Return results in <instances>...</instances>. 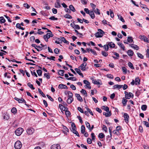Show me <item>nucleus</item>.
I'll use <instances>...</instances> for the list:
<instances>
[{"label":"nucleus","instance_id":"nucleus-55","mask_svg":"<svg viewBox=\"0 0 149 149\" xmlns=\"http://www.w3.org/2000/svg\"><path fill=\"white\" fill-rule=\"evenodd\" d=\"M60 50L58 48H56L54 49V52L56 54H58L59 53Z\"/></svg>","mask_w":149,"mask_h":149},{"label":"nucleus","instance_id":"nucleus-43","mask_svg":"<svg viewBox=\"0 0 149 149\" xmlns=\"http://www.w3.org/2000/svg\"><path fill=\"white\" fill-rule=\"evenodd\" d=\"M67 79L71 80L73 81H75L77 80V79L75 77H70Z\"/></svg>","mask_w":149,"mask_h":149},{"label":"nucleus","instance_id":"nucleus-63","mask_svg":"<svg viewBox=\"0 0 149 149\" xmlns=\"http://www.w3.org/2000/svg\"><path fill=\"white\" fill-rule=\"evenodd\" d=\"M87 142L89 144H91L92 143V140L90 138H88L87 139Z\"/></svg>","mask_w":149,"mask_h":149},{"label":"nucleus","instance_id":"nucleus-54","mask_svg":"<svg viewBox=\"0 0 149 149\" xmlns=\"http://www.w3.org/2000/svg\"><path fill=\"white\" fill-rule=\"evenodd\" d=\"M104 136V135L102 133H100L99 134L98 137L101 139L103 138Z\"/></svg>","mask_w":149,"mask_h":149},{"label":"nucleus","instance_id":"nucleus-58","mask_svg":"<svg viewBox=\"0 0 149 149\" xmlns=\"http://www.w3.org/2000/svg\"><path fill=\"white\" fill-rule=\"evenodd\" d=\"M84 11L86 12V13L88 14H90V10H89L88 8H85L84 9Z\"/></svg>","mask_w":149,"mask_h":149},{"label":"nucleus","instance_id":"nucleus-14","mask_svg":"<svg viewBox=\"0 0 149 149\" xmlns=\"http://www.w3.org/2000/svg\"><path fill=\"white\" fill-rule=\"evenodd\" d=\"M3 119L5 120H8L10 118V116L7 113L3 114Z\"/></svg>","mask_w":149,"mask_h":149},{"label":"nucleus","instance_id":"nucleus-52","mask_svg":"<svg viewBox=\"0 0 149 149\" xmlns=\"http://www.w3.org/2000/svg\"><path fill=\"white\" fill-rule=\"evenodd\" d=\"M137 55L141 59H143V58L144 56L142 54H141L137 53Z\"/></svg>","mask_w":149,"mask_h":149},{"label":"nucleus","instance_id":"nucleus-5","mask_svg":"<svg viewBox=\"0 0 149 149\" xmlns=\"http://www.w3.org/2000/svg\"><path fill=\"white\" fill-rule=\"evenodd\" d=\"M125 98L127 99H129L131 97H133L134 96L133 94L130 92L128 93L127 92L125 91Z\"/></svg>","mask_w":149,"mask_h":149},{"label":"nucleus","instance_id":"nucleus-35","mask_svg":"<svg viewBox=\"0 0 149 149\" xmlns=\"http://www.w3.org/2000/svg\"><path fill=\"white\" fill-rule=\"evenodd\" d=\"M27 85L31 89L34 90L35 88L33 87V86L32 84H31L30 82H28L27 84Z\"/></svg>","mask_w":149,"mask_h":149},{"label":"nucleus","instance_id":"nucleus-29","mask_svg":"<svg viewBox=\"0 0 149 149\" xmlns=\"http://www.w3.org/2000/svg\"><path fill=\"white\" fill-rule=\"evenodd\" d=\"M80 92L81 93L84 94L85 96H87V92L84 89H82L80 91Z\"/></svg>","mask_w":149,"mask_h":149},{"label":"nucleus","instance_id":"nucleus-60","mask_svg":"<svg viewBox=\"0 0 149 149\" xmlns=\"http://www.w3.org/2000/svg\"><path fill=\"white\" fill-rule=\"evenodd\" d=\"M113 132L114 134H116L117 135H119L120 134L119 132L116 130H114Z\"/></svg>","mask_w":149,"mask_h":149},{"label":"nucleus","instance_id":"nucleus-10","mask_svg":"<svg viewBox=\"0 0 149 149\" xmlns=\"http://www.w3.org/2000/svg\"><path fill=\"white\" fill-rule=\"evenodd\" d=\"M34 132V129L32 128H29L26 130V132L27 134L29 135L32 134Z\"/></svg>","mask_w":149,"mask_h":149},{"label":"nucleus","instance_id":"nucleus-53","mask_svg":"<svg viewBox=\"0 0 149 149\" xmlns=\"http://www.w3.org/2000/svg\"><path fill=\"white\" fill-rule=\"evenodd\" d=\"M102 129L105 132H107V128L106 126L105 125H103L102 127Z\"/></svg>","mask_w":149,"mask_h":149},{"label":"nucleus","instance_id":"nucleus-4","mask_svg":"<svg viewBox=\"0 0 149 149\" xmlns=\"http://www.w3.org/2000/svg\"><path fill=\"white\" fill-rule=\"evenodd\" d=\"M23 129L21 128H19L17 129L15 131V134L17 136H19L21 135L23 132Z\"/></svg>","mask_w":149,"mask_h":149},{"label":"nucleus","instance_id":"nucleus-28","mask_svg":"<svg viewBox=\"0 0 149 149\" xmlns=\"http://www.w3.org/2000/svg\"><path fill=\"white\" fill-rule=\"evenodd\" d=\"M135 82L136 85H139L140 84V80L139 77H137L135 78Z\"/></svg>","mask_w":149,"mask_h":149},{"label":"nucleus","instance_id":"nucleus-26","mask_svg":"<svg viewBox=\"0 0 149 149\" xmlns=\"http://www.w3.org/2000/svg\"><path fill=\"white\" fill-rule=\"evenodd\" d=\"M127 100L126 99L123 98L122 100V103L123 104L124 106H125L127 104Z\"/></svg>","mask_w":149,"mask_h":149},{"label":"nucleus","instance_id":"nucleus-20","mask_svg":"<svg viewBox=\"0 0 149 149\" xmlns=\"http://www.w3.org/2000/svg\"><path fill=\"white\" fill-rule=\"evenodd\" d=\"M127 53L130 56H133L134 54L133 52L131 50H128L127 51Z\"/></svg>","mask_w":149,"mask_h":149},{"label":"nucleus","instance_id":"nucleus-9","mask_svg":"<svg viewBox=\"0 0 149 149\" xmlns=\"http://www.w3.org/2000/svg\"><path fill=\"white\" fill-rule=\"evenodd\" d=\"M86 62H84L79 68H81V70L82 71H85L86 70Z\"/></svg>","mask_w":149,"mask_h":149},{"label":"nucleus","instance_id":"nucleus-34","mask_svg":"<svg viewBox=\"0 0 149 149\" xmlns=\"http://www.w3.org/2000/svg\"><path fill=\"white\" fill-rule=\"evenodd\" d=\"M55 43L57 44L62 43V40H61V38H58L57 39V40L55 41Z\"/></svg>","mask_w":149,"mask_h":149},{"label":"nucleus","instance_id":"nucleus-36","mask_svg":"<svg viewBox=\"0 0 149 149\" xmlns=\"http://www.w3.org/2000/svg\"><path fill=\"white\" fill-rule=\"evenodd\" d=\"M93 11L96 14L100 15V10L98 8H97L95 10Z\"/></svg>","mask_w":149,"mask_h":149},{"label":"nucleus","instance_id":"nucleus-41","mask_svg":"<svg viewBox=\"0 0 149 149\" xmlns=\"http://www.w3.org/2000/svg\"><path fill=\"white\" fill-rule=\"evenodd\" d=\"M101 53L102 55L105 57H107L108 55V53L104 51H102Z\"/></svg>","mask_w":149,"mask_h":149},{"label":"nucleus","instance_id":"nucleus-32","mask_svg":"<svg viewBox=\"0 0 149 149\" xmlns=\"http://www.w3.org/2000/svg\"><path fill=\"white\" fill-rule=\"evenodd\" d=\"M128 65L129 67L130 68L132 69L133 70L134 69V68L132 64L130 62H129L128 63Z\"/></svg>","mask_w":149,"mask_h":149},{"label":"nucleus","instance_id":"nucleus-40","mask_svg":"<svg viewBox=\"0 0 149 149\" xmlns=\"http://www.w3.org/2000/svg\"><path fill=\"white\" fill-rule=\"evenodd\" d=\"M147 108V106L146 105H142L141 108L142 110L145 111L146 110Z\"/></svg>","mask_w":149,"mask_h":149},{"label":"nucleus","instance_id":"nucleus-1","mask_svg":"<svg viewBox=\"0 0 149 149\" xmlns=\"http://www.w3.org/2000/svg\"><path fill=\"white\" fill-rule=\"evenodd\" d=\"M97 31H98L95 34V36L97 38L102 37L104 34V32L100 29H98Z\"/></svg>","mask_w":149,"mask_h":149},{"label":"nucleus","instance_id":"nucleus-21","mask_svg":"<svg viewBox=\"0 0 149 149\" xmlns=\"http://www.w3.org/2000/svg\"><path fill=\"white\" fill-rule=\"evenodd\" d=\"M92 19H93L95 17V15L93 10H91L90 14H89Z\"/></svg>","mask_w":149,"mask_h":149},{"label":"nucleus","instance_id":"nucleus-7","mask_svg":"<svg viewBox=\"0 0 149 149\" xmlns=\"http://www.w3.org/2000/svg\"><path fill=\"white\" fill-rule=\"evenodd\" d=\"M14 99L17 101L19 103H25V105L26 106H28V104H26V102L25 100L23 99V98H21V99H19L17 97H15Z\"/></svg>","mask_w":149,"mask_h":149},{"label":"nucleus","instance_id":"nucleus-27","mask_svg":"<svg viewBox=\"0 0 149 149\" xmlns=\"http://www.w3.org/2000/svg\"><path fill=\"white\" fill-rule=\"evenodd\" d=\"M100 80L93 79V82L95 84L99 85L100 84Z\"/></svg>","mask_w":149,"mask_h":149},{"label":"nucleus","instance_id":"nucleus-22","mask_svg":"<svg viewBox=\"0 0 149 149\" xmlns=\"http://www.w3.org/2000/svg\"><path fill=\"white\" fill-rule=\"evenodd\" d=\"M58 88H64V89H68V87L65 85L63 84H60Z\"/></svg>","mask_w":149,"mask_h":149},{"label":"nucleus","instance_id":"nucleus-31","mask_svg":"<svg viewBox=\"0 0 149 149\" xmlns=\"http://www.w3.org/2000/svg\"><path fill=\"white\" fill-rule=\"evenodd\" d=\"M69 8H70V10H71L73 12H74L76 11L75 8L73 5H72L69 6Z\"/></svg>","mask_w":149,"mask_h":149},{"label":"nucleus","instance_id":"nucleus-64","mask_svg":"<svg viewBox=\"0 0 149 149\" xmlns=\"http://www.w3.org/2000/svg\"><path fill=\"white\" fill-rule=\"evenodd\" d=\"M146 56L147 57L149 58V49H147L146 51Z\"/></svg>","mask_w":149,"mask_h":149},{"label":"nucleus","instance_id":"nucleus-3","mask_svg":"<svg viewBox=\"0 0 149 149\" xmlns=\"http://www.w3.org/2000/svg\"><path fill=\"white\" fill-rule=\"evenodd\" d=\"M22 144L19 141H17L15 143L14 147L16 149H20L22 147Z\"/></svg>","mask_w":149,"mask_h":149},{"label":"nucleus","instance_id":"nucleus-30","mask_svg":"<svg viewBox=\"0 0 149 149\" xmlns=\"http://www.w3.org/2000/svg\"><path fill=\"white\" fill-rule=\"evenodd\" d=\"M85 128L84 125H81V133L84 134L85 132Z\"/></svg>","mask_w":149,"mask_h":149},{"label":"nucleus","instance_id":"nucleus-50","mask_svg":"<svg viewBox=\"0 0 149 149\" xmlns=\"http://www.w3.org/2000/svg\"><path fill=\"white\" fill-rule=\"evenodd\" d=\"M109 11L110 13V16L111 18L113 17L114 16V15L113 10H111V9H110Z\"/></svg>","mask_w":149,"mask_h":149},{"label":"nucleus","instance_id":"nucleus-17","mask_svg":"<svg viewBox=\"0 0 149 149\" xmlns=\"http://www.w3.org/2000/svg\"><path fill=\"white\" fill-rule=\"evenodd\" d=\"M74 70L79 75H80L82 77H84L82 73L81 72V71L79 69L75 68Z\"/></svg>","mask_w":149,"mask_h":149},{"label":"nucleus","instance_id":"nucleus-15","mask_svg":"<svg viewBox=\"0 0 149 149\" xmlns=\"http://www.w3.org/2000/svg\"><path fill=\"white\" fill-rule=\"evenodd\" d=\"M76 128H72L71 129V131L73 133L76 135L78 136H79V135L78 132L76 130Z\"/></svg>","mask_w":149,"mask_h":149},{"label":"nucleus","instance_id":"nucleus-8","mask_svg":"<svg viewBox=\"0 0 149 149\" xmlns=\"http://www.w3.org/2000/svg\"><path fill=\"white\" fill-rule=\"evenodd\" d=\"M139 38L141 40L144 41L145 42L149 43V40H148L146 37L143 35H140L139 36Z\"/></svg>","mask_w":149,"mask_h":149},{"label":"nucleus","instance_id":"nucleus-23","mask_svg":"<svg viewBox=\"0 0 149 149\" xmlns=\"http://www.w3.org/2000/svg\"><path fill=\"white\" fill-rule=\"evenodd\" d=\"M123 86V85H119L118 84H116L113 86V88L114 89L117 88L118 89H119L120 88H122Z\"/></svg>","mask_w":149,"mask_h":149},{"label":"nucleus","instance_id":"nucleus-61","mask_svg":"<svg viewBox=\"0 0 149 149\" xmlns=\"http://www.w3.org/2000/svg\"><path fill=\"white\" fill-rule=\"evenodd\" d=\"M73 28L77 29H80V26L78 25L75 24L73 27Z\"/></svg>","mask_w":149,"mask_h":149},{"label":"nucleus","instance_id":"nucleus-47","mask_svg":"<svg viewBox=\"0 0 149 149\" xmlns=\"http://www.w3.org/2000/svg\"><path fill=\"white\" fill-rule=\"evenodd\" d=\"M143 123H144V125L146 126L147 127H149V123L146 121H143Z\"/></svg>","mask_w":149,"mask_h":149},{"label":"nucleus","instance_id":"nucleus-33","mask_svg":"<svg viewBox=\"0 0 149 149\" xmlns=\"http://www.w3.org/2000/svg\"><path fill=\"white\" fill-rule=\"evenodd\" d=\"M127 41L128 42H132L133 41L132 38V37H128L127 38Z\"/></svg>","mask_w":149,"mask_h":149},{"label":"nucleus","instance_id":"nucleus-49","mask_svg":"<svg viewBox=\"0 0 149 149\" xmlns=\"http://www.w3.org/2000/svg\"><path fill=\"white\" fill-rule=\"evenodd\" d=\"M106 76L107 77L111 79H113V75L110 74H107Z\"/></svg>","mask_w":149,"mask_h":149},{"label":"nucleus","instance_id":"nucleus-38","mask_svg":"<svg viewBox=\"0 0 149 149\" xmlns=\"http://www.w3.org/2000/svg\"><path fill=\"white\" fill-rule=\"evenodd\" d=\"M11 112L14 114H15L17 113V110L16 109L15 107H13L11 111Z\"/></svg>","mask_w":149,"mask_h":149},{"label":"nucleus","instance_id":"nucleus-37","mask_svg":"<svg viewBox=\"0 0 149 149\" xmlns=\"http://www.w3.org/2000/svg\"><path fill=\"white\" fill-rule=\"evenodd\" d=\"M64 71L62 70H60L58 72V74L59 75L61 76H63L64 75Z\"/></svg>","mask_w":149,"mask_h":149},{"label":"nucleus","instance_id":"nucleus-6","mask_svg":"<svg viewBox=\"0 0 149 149\" xmlns=\"http://www.w3.org/2000/svg\"><path fill=\"white\" fill-rule=\"evenodd\" d=\"M83 82L85 84L84 87L85 88H88L90 89L91 88V86H90V83L87 80H84L83 81Z\"/></svg>","mask_w":149,"mask_h":149},{"label":"nucleus","instance_id":"nucleus-12","mask_svg":"<svg viewBox=\"0 0 149 149\" xmlns=\"http://www.w3.org/2000/svg\"><path fill=\"white\" fill-rule=\"evenodd\" d=\"M51 149H61V146L58 144H53L51 147Z\"/></svg>","mask_w":149,"mask_h":149},{"label":"nucleus","instance_id":"nucleus-57","mask_svg":"<svg viewBox=\"0 0 149 149\" xmlns=\"http://www.w3.org/2000/svg\"><path fill=\"white\" fill-rule=\"evenodd\" d=\"M103 47L106 51H107L109 49V47L107 44L104 45Z\"/></svg>","mask_w":149,"mask_h":149},{"label":"nucleus","instance_id":"nucleus-51","mask_svg":"<svg viewBox=\"0 0 149 149\" xmlns=\"http://www.w3.org/2000/svg\"><path fill=\"white\" fill-rule=\"evenodd\" d=\"M49 19L52 20H57L58 19L57 18H56L54 16L51 17Z\"/></svg>","mask_w":149,"mask_h":149},{"label":"nucleus","instance_id":"nucleus-18","mask_svg":"<svg viewBox=\"0 0 149 149\" xmlns=\"http://www.w3.org/2000/svg\"><path fill=\"white\" fill-rule=\"evenodd\" d=\"M129 45L132 48L138 50L139 49V47L137 45L133 44H130Z\"/></svg>","mask_w":149,"mask_h":149},{"label":"nucleus","instance_id":"nucleus-24","mask_svg":"<svg viewBox=\"0 0 149 149\" xmlns=\"http://www.w3.org/2000/svg\"><path fill=\"white\" fill-rule=\"evenodd\" d=\"M73 100V97H68V99L67 102L68 104H71Z\"/></svg>","mask_w":149,"mask_h":149},{"label":"nucleus","instance_id":"nucleus-44","mask_svg":"<svg viewBox=\"0 0 149 149\" xmlns=\"http://www.w3.org/2000/svg\"><path fill=\"white\" fill-rule=\"evenodd\" d=\"M85 123L87 127L88 128L89 130H90L91 126L90 123L87 121Z\"/></svg>","mask_w":149,"mask_h":149},{"label":"nucleus","instance_id":"nucleus-16","mask_svg":"<svg viewBox=\"0 0 149 149\" xmlns=\"http://www.w3.org/2000/svg\"><path fill=\"white\" fill-rule=\"evenodd\" d=\"M107 44L108 45V47L111 48H114L115 46V44L112 42H108L107 43Z\"/></svg>","mask_w":149,"mask_h":149},{"label":"nucleus","instance_id":"nucleus-11","mask_svg":"<svg viewBox=\"0 0 149 149\" xmlns=\"http://www.w3.org/2000/svg\"><path fill=\"white\" fill-rule=\"evenodd\" d=\"M124 120L125 122L127 123L129 122V115L127 113H125L124 115Z\"/></svg>","mask_w":149,"mask_h":149},{"label":"nucleus","instance_id":"nucleus-39","mask_svg":"<svg viewBox=\"0 0 149 149\" xmlns=\"http://www.w3.org/2000/svg\"><path fill=\"white\" fill-rule=\"evenodd\" d=\"M38 92L43 97H45V95L41 91V90L40 89H38Z\"/></svg>","mask_w":149,"mask_h":149},{"label":"nucleus","instance_id":"nucleus-46","mask_svg":"<svg viewBox=\"0 0 149 149\" xmlns=\"http://www.w3.org/2000/svg\"><path fill=\"white\" fill-rule=\"evenodd\" d=\"M67 93L68 94V97H72L73 95L72 92L70 91H68Z\"/></svg>","mask_w":149,"mask_h":149},{"label":"nucleus","instance_id":"nucleus-13","mask_svg":"<svg viewBox=\"0 0 149 149\" xmlns=\"http://www.w3.org/2000/svg\"><path fill=\"white\" fill-rule=\"evenodd\" d=\"M61 7L60 1L59 0H57L55 4V7L57 8H59Z\"/></svg>","mask_w":149,"mask_h":149},{"label":"nucleus","instance_id":"nucleus-45","mask_svg":"<svg viewBox=\"0 0 149 149\" xmlns=\"http://www.w3.org/2000/svg\"><path fill=\"white\" fill-rule=\"evenodd\" d=\"M37 72L39 76H41L42 75V72L41 70H37Z\"/></svg>","mask_w":149,"mask_h":149},{"label":"nucleus","instance_id":"nucleus-48","mask_svg":"<svg viewBox=\"0 0 149 149\" xmlns=\"http://www.w3.org/2000/svg\"><path fill=\"white\" fill-rule=\"evenodd\" d=\"M90 5H91V7H92V9H93V11L94 10H95V8L96 7V5L93 3H91L90 4Z\"/></svg>","mask_w":149,"mask_h":149},{"label":"nucleus","instance_id":"nucleus-42","mask_svg":"<svg viewBox=\"0 0 149 149\" xmlns=\"http://www.w3.org/2000/svg\"><path fill=\"white\" fill-rule=\"evenodd\" d=\"M0 21L1 23H4L6 21V20L3 17H0Z\"/></svg>","mask_w":149,"mask_h":149},{"label":"nucleus","instance_id":"nucleus-56","mask_svg":"<svg viewBox=\"0 0 149 149\" xmlns=\"http://www.w3.org/2000/svg\"><path fill=\"white\" fill-rule=\"evenodd\" d=\"M65 17L66 18L68 19H72V16L68 14H66L65 15Z\"/></svg>","mask_w":149,"mask_h":149},{"label":"nucleus","instance_id":"nucleus-59","mask_svg":"<svg viewBox=\"0 0 149 149\" xmlns=\"http://www.w3.org/2000/svg\"><path fill=\"white\" fill-rule=\"evenodd\" d=\"M122 69L123 72L126 73H127V69L125 67H122Z\"/></svg>","mask_w":149,"mask_h":149},{"label":"nucleus","instance_id":"nucleus-19","mask_svg":"<svg viewBox=\"0 0 149 149\" xmlns=\"http://www.w3.org/2000/svg\"><path fill=\"white\" fill-rule=\"evenodd\" d=\"M75 95L78 100L81 102L83 101V99L79 94L76 93Z\"/></svg>","mask_w":149,"mask_h":149},{"label":"nucleus","instance_id":"nucleus-2","mask_svg":"<svg viewBox=\"0 0 149 149\" xmlns=\"http://www.w3.org/2000/svg\"><path fill=\"white\" fill-rule=\"evenodd\" d=\"M54 35L52 33H47L46 35H44L43 38L46 42H47L48 40V39L50 37H52Z\"/></svg>","mask_w":149,"mask_h":149},{"label":"nucleus","instance_id":"nucleus-62","mask_svg":"<svg viewBox=\"0 0 149 149\" xmlns=\"http://www.w3.org/2000/svg\"><path fill=\"white\" fill-rule=\"evenodd\" d=\"M44 76L45 77H46L47 79H49L50 78V76L48 74L45 73L44 74Z\"/></svg>","mask_w":149,"mask_h":149},{"label":"nucleus","instance_id":"nucleus-25","mask_svg":"<svg viewBox=\"0 0 149 149\" xmlns=\"http://www.w3.org/2000/svg\"><path fill=\"white\" fill-rule=\"evenodd\" d=\"M118 45L120 46L121 48L123 49V50L124 51L125 50V46L122 43L118 42Z\"/></svg>","mask_w":149,"mask_h":149}]
</instances>
